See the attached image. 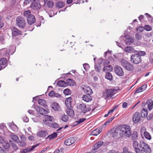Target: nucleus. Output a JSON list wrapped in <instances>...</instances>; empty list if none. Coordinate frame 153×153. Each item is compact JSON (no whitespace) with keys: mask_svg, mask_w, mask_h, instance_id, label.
I'll list each match as a JSON object with an SVG mask.
<instances>
[{"mask_svg":"<svg viewBox=\"0 0 153 153\" xmlns=\"http://www.w3.org/2000/svg\"><path fill=\"white\" fill-rule=\"evenodd\" d=\"M77 108L81 111V113L83 114H85L89 111L91 108L87 106L86 104L84 103L79 104L77 106Z\"/></svg>","mask_w":153,"mask_h":153,"instance_id":"39448f33","label":"nucleus"},{"mask_svg":"<svg viewBox=\"0 0 153 153\" xmlns=\"http://www.w3.org/2000/svg\"><path fill=\"white\" fill-rule=\"evenodd\" d=\"M131 135V139L132 140H137L138 137L137 132L136 131H134L133 132L132 134H131L130 136Z\"/></svg>","mask_w":153,"mask_h":153,"instance_id":"bb28decb","label":"nucleus"},{"mask_svg":"<svg viewBox=\"0 0 153 153\" xmlns=\"http://www.w3.org/2000/svg\"><path fill=\"white\" fill-rule=\"evenodd\" d=\"M6 140L4 137L0 136V143L3 144Z\"/></svg>","mask_w":153,"mask_h":153,"instance_id":"4d7b16f0","label":"nucleus"},{"mask_svg":"<svg viewBox=\"0 0 153 153\" xmlns=\"http://www.w3.org/2000/svg\"><path fill=\"white\" fill-rule=\"evenodd\" d=\"M57 85L60 87H66L67 86L66 82L63 80L58 81L57 83Z\"/></svg>","mask_w":153,"mask_h":153,"instance_id":"393cba45","label":"nucleus"},{"mask_svg":"<svg viewBox=\"0 0 153 153\" xmlns=\"http://www.w3.org/2000/svg\"><path fill=\"white\" fill-rule=\"evenodd\" d=\"M48 135V133L47 131H41L38 132L37 134V135L40 137H45Z\"/></svg>","mask_w":153,"mask_h":153,"instance_id":"aec40b11","label":"nucleus"},{"mask_svg":"<svg viewBox=\"0 0 153 153\" xmlns=\"http://www.w3.org/2000/svg\"><path fill=\"white\" fill-rule=\"evenodd\" d=\"M134 39L131 38L125 40V42L127 45H130L131 43L133 42Z\"/></svg>","mask_w":153,"mask_h":153,"instance_id":"a19ab883","label":"nucleus"},{"mask_svg":"<svg viewBox=\"0 0 153 153\" xmlns=\"http://www.w3.org/2000/svg\"><path fill=\"white\" fill-rule=\"evenodd\" d=\"M114 117H112L110 119H108L102 126V127L104 128L105 126L106 125H108V123L112 121V120L114 119Z\"/></svg>","mask_w":153,"mask_h":153,"instance_id":"4c0bfd02","label":"nucleus"},{"mask_svg":"<svg viewBox=\"0 0 153 153\" xmlns=\"http://www.w3.org/2000/svg\"><path fill=\"white\" fill-rule=\"evenodd\" d=\"M122 66L126 70L132 71L134 70L133 65L127 60L123 59L120 61Z\"/></svg>","mask_w":153,"mask_h":153,"instance_id":"7ed1b4c3","label":"nucleus"},{"mask_svg":"<svg viewBox=\"0 0 153 153\" xmlns=\"http://www.w3.org/2000/svg\"><path fill=\"white\" fill-rule=\"evenodd\" d=\"M83 67L85 70L87 71L90 68L89 65L87 63H84L83 64Z\"/></svg>","mask_w":153,"mask_h":153,"instance_id":"6e6d98bb","label":"nucleus"},{"mask_svg":"<svg viewBox=\"0 0 153 153\" xmlns=\"http://www.w3.org/2000/svg\"><path fill=\"white\" fill-rule=\"evenodd\" d=\"M57 136V134L56 132H53L52 134L48 135L45 138L46 139H49V140H51L52 139L54 138Z\"/></svg>","mask_w":153,"mask_h":153,"instance_id":"c85d7f7f","label":"nucleus"},{"mask_svg":"<svg viewBox=\"0 0 153 153\" xmlns=\"http://www.w3.org/2000/svg\"><path fill=\"white\" fill-rule=\"evenodd\" d=\"M3 146L6 149H8L10 148V144L6 140L4 143L3 144Z\"/></svg>","mask_w":153,"mask_h":153,"instance_id":"c03bdc74","label":"nucleus"},{"mask_svg":"<svg viewBox=\"0 0 153 153\" xmlns=\"http://www.w3.org/2000/svg\"><path fill=\"white\" fill-rule=\"evenodd\" d=\"M118 105H117L114 106L112 109H110L109 111L111 113H112L118 107Z\"/></svg>","mask_w":153,"mask_h":153,"instance_id":"e2e57ef3","label":"nucleus"},{"mask_svg":"<svg viewBox=\"0 0 153 153\" xmlns=\"http://www.w3.org/2000/svg\"><path fill=\"white\" fill-rule=\"evenodd\" d=\"M123 153H134L131 152H129L128 149L126 147H124L123 148Z\"/></svg>","mask_w":153,"mask_h":153,"instance_id":"5fc2aeb1","label":"nucleus"},{"mask_svg":"<svg viewBox=\"0 0 153 153\" xmlns=\"http://www.w3.org/2000/svg\"><path fill=\"white\" fill-rule=\"evenodd\" d=\"M72 100V99L71 97L66 98L65 101L66 105L68 107L70 106Z\"/></svg>","mask_w":153,"mask_h":153,"instance_id":"2f4dec72","label":"nucleus"},{"mask_svg":"<svg viewBox=\"0 0 153 153\" xmlns=\"http://www.w3.org/2000/svg\"><path fill=\"white\" fill-rule=\"evenodd\" d=\"M0 153H7L6 151L0 146Z\"/></svg>","mask_w":153,"mask_h":153,"instance_id":"0e129e2a","label":"nucleus"},{"mask_svg":"<svg viewBox=\"0 0 153 153\" xmlns=\"http://www.w3.org/2000/svg\"><path fill=\"white\" fill-rule=\"evenodd\" d=\"M43 122L46 125L50 127L51 123L50 122V121L46 120H43Z\"/></svg>","mask_w":153,"mask_h":153,"instance_id":"8fccbe9b","label":"nucleus"},{"mask_svg":"<svg viewBox=\"0 0 153 153\" xmlns=\"http://www.w3.org/2000/svg\"><path fill=\"white\" fill-rule=\"evenodd\" d=\"M39 144V143H38L32 146L30 148H29V147H28L27 148L22 150L20 151V153H27L28 152H30L33 151L36 147L38 146Z\"/></svg>","mask_w":153,"mask_h":153,"instance_id":"ddd939ff","label":"nucleus"},{"mask_svg":"<svg viewBox=\"0 0 153 153\" xmlns=\"http://www.w3.org/2000/svg\"><path fill=\"white\" fill-rule=\"evenodd\" d=\"M105 78L110 81L112 80L113 79L112 76L111 74L109 72L106 73L105 75Z\"/></svg>","mask_w":153,"mask_h":153,"instance_id":"ea45409f","label":"nucleus"},{"mask_svg":"<svg viewBox=\"0 0 153 153\" xmlns=\"http://www.w3.org/2000/svg\"><path fill=\"white\" fill-rule=\"evenodd\" d=\"M38 103L40 105L42 106L45 108H46L47 107V105L46 104V101L44 99H39L38 101Z\"/></svg>","mask_w":153,"mask_h":153,"instance_id":"b1692460","label":"nucleus"},{"mask_svg":"<svg viewBox=\"0 0 153 153\" xmlns=\"http://www.w3.org/2000/svg\"><path fill=\"white\" fill-rule=\"evenodd\" d=\"M55 91H51L48 94V95L50 97H54V94H55Z\"/></svg>","mask_w":153,"mask_h":153,"instance_id":"bf43d9fd","label":"nucleus"},{"mask_svg":"<svg viewBox=\"0 0 153 153\" xmlns=\"http://www.w3.org/2000/svg\"><path fill=\"white\" fill-rule=\"evenodd\" d=\"M140 147L142 151L146 153H150L151 152V149L149 146L142 140L140 141Z\"/></svg>","mask_w":153,"mask_h":153,"instance_id":"423d86ee","label":"nucleus"},{"mask_svg":"<svg viewBox=\"0 0 153 153\" xmlns=\"http://www.w3.org/2000/svg\"><path fill=\"white\" fill-rule=\"evenodd\" d=\"M44 1L49 8L52 7L54 5V2L52 0H44Z\"/></svg>","mask_w":153,"mask_h":153,"instance_id":"4be33fe9","label":"nucleus"},{"mask_svg":"<svg viewBox=\"0 0 153 153\" xmlns=\"http://www.w3.org/2000/svg\"><path fill=\"white\" fill-rule=\"evenodd\" d=\"M135 36L136 39L138 40H140L142 38V37L138 33H136L135 34Z\"/></svg>","mask_w":153,"mask_h":153,"instance_id":"052dcab7","label":"nucleus"},{"mask_svg":"<svg viewBox=\"0 0 153 153\" xmlns=\"http://www.w3.org/2000/svg\"><path fill=\"white\" fill-rule=\"evenodd\" d=\"M7 61L6 59L4 58H2L0 59V65H5L7 63Z\"/></svg>","mask_w":153,"mask_h":153,"instance_id":"37998d69","label":"nucleus"},{"mask_svg":"<svg viewBox=\"0 0 153 153\" xmlns=\"http://www.w3.org/2000/svg\"><path fill=\"white\" fill-rule=\"evenodd\" d=\"M112 70V67L111 65L105 66L103 68V71L105 72H111Z\"/></svg>","mask_w":153,"mask_h":153,"instance_id":"cd10ccee","label":"nucleus"},{"mask_svg":"<svg viewBox=\"0 0 153 153\" xmlns=\"http://www.w3.org/2000/svg\"><path fill=\"white\" fill-rule=\"evenodd\" d=\"M20 138L21 141L25 142L26 138L24 135H23L21 136Z\"/></svg>","mask_w":153,"mask_h":153,"instance_id":"69168bd1","label":"nucleus"},{"mask_svg":"<svg viewBox=\"0 0 153 153\" xmlns=\"http://www.w3.org/2000/svg\"><path fill=\"white\" fill-rule=\"evenodd\" d=\"M141 115L140 113L138 112H136L133 115L132 120L133 122L134 123H137L140 120Z\"/></svg>","mask_w":153,"mask_h":153,"instance_id":"1a4fd4ad","label":"nucleus"},{"mask_svg":"<svg viewBox=\"0 0 153 153\" xmlns=\"http://www.w3.org/2000/svg\"><path fill=\"white\" fill-rule=\"evenodd\" d=\"M99 147H98V146L97 145V143H96L95 144L93 147L92 150L93 151H96L97 149Z\"/></svg>","mask_w":153,"mask_h":153,"instance_id":"13d9d810","label":"nucleus"},{"mask_svg":"<svg viewBox=\"0 0 153 153\" xmlns=\"http://www.w3.org/2000/svg\"><path fill=\"white\" fill-rule=\"evenodd\" d=\"M16 25L19 28L24 29L26 26V21L22 16H19L16 19Z\"/></svg>","mask_w":153,"mask_h":153,"instance_id":"20e7f679","label":"nucleus"},{"mask_svg":"<svg viewBox=\"0 0 153 153\" xmlns=\"http://www.w3.org/2000/svg\"><path fill=\"white\" fill-rule=\"evenodd\" d=\"M147 88V85H144L141 87L137 89L135 92L134 94H138L145 90Z\"/></svg>","mask_w":153,"mask_h":153,"instance_id":"6ab92c4d","label":"nucleus"},{"mask_svg":"<svg viewBox=\"0 0 153 153\" xmlns=\"http://www.w3.org/2000/svg\"><path fill=\"white\" fill-rule=\"evenodd\" d=\"M118 134L120 137L124 136L129 137L131 134V129L130 126L126 125H122L120 128H117L114 131L112 132V135L114 138L117 136Z\"/></svg>","mask_w":153,"mask_h":153,"instance_id":"f257e3e1","label":"nucleus"},{"mask_svg":"<svg viewBox=\"0 0 153 153\" xmlns=\"http://www.w3.org/2000/svg\"><path fill=\"white\" fill-rule=\"evenodd\" d=\"M152 28L151 27L148 25H146L144 26V29L147 31H150L152 30Z\"/></svg>","mask_w":153,"mask_h":153,"instance_id":"864d4df0","label":"nucleus"},{"mask_svg":"<svg viewBox=\"0 0 153 153\" xmlns=\"http://www.w3.org/2000/svg\"><path fill=\"white\" fill-rule=\"evenodd\" d=\"M10 136L11 138L16 143L19 140V137H18L17 135L14 134L11 135Z\"/></svg>","mask_w":153,"mask_h":153,"instance_id":"de8ad7c7","label":"nucleus"},{"mask_svg":"<svg viewBox=\"0 0 153 153\" xmlns=\"http://www.w3.org/2000/svg\"><path fill=\"white\" fill-rule=\"evenodd\" d=\"M34 108L37 112L42 115H45L48 113L46 110L43 109L42 107L38 105L34 106Z\"/></svg>","mask_w":153,"mask_h":153,"instance_id":"f8f14e48","label":"nucleus"},{"mask_svg":"<svg viewBox=\"0 0 153 153\" xmlns=\"http://www.w3.org/2000/svg\"><path fill=\"white\" fill-rule=\"evenodd\" d=\"M101 132L100 130L98 128H97L93 130L92 132V134L93 135L97 136Z\"/></svg>","mask_w":153,"mask_h":153,"instance_id":"c9c22d12","label":"nucleus"},{"mask_svg":"<svg viewBox=\"0 0 153 153\" xmlns=\"http://www.w3.org/2000/svg\"><path fill=\"white\" fill-rule=\"evenodd\" d=\"M144 135L145 137L148 140L151 139V136L150 134L147 131H145L144 132Z\"/></svg>","mask_w":153,"mask_h":153,"instance_id":"79ce46f5","label":"nucleus"},{"mask_svg":"<svg viewBox=\"0 0 153 153\" xmlns=\"http://www.w3.org/2000/svg\"><path fill=\"white\" fill-rule=\"evenodd\" d=\"M45 119L46 120L50 121L51 122L53 120V117L52 116L46 115L45 117Z\"/></svg>","mask_w":153,"mask_h":153,"instance_id":"3c124183","label":"nucleus"},{"mask_svg":"<svg viewBox=\"0 0 153 153\" xmlns=\"http://www.w3.org/2000/svg\"><path fill=\"white\" fill-rule=\"evenodd\" d=\"M50 127L54 128H56L59 127V125L57 123H51Z\"/></svg>","mask_w":153,"mask_h":153,"instance_id":"09e8293b","label":"nucleus"},{"mask_svg":"<svg viewBox=\"0 0 153 153\" xmlns=\"http://www.w3.org/2000/svg\"><path fill=\"white\" fill-rule=\"evenodd\" d=\"M65 3L62 1H59L57 2L56 4V6L57 8H61L65 5Z\"/></svg>","mask_w":153,"mask_h":153,"instance_id":"f704fd0d","label":"nucleus"},{"mask_svg":"<svg viewBox=\"0 0 153 153\" xmlns=\"http://www.w3.org/2000/svg\"><path fill=\"white\" fill-rule=\"evenodd\" d=\"M11 31L12 36H16L22 34L21 31L15 27L11 29Z\"/></svg>","mask_w":153,"mask_h":153,"instance_id":"dca6fc26","label":"nucleus"},{"mask_svg":"<svg viewBox=\"0 0 153 153\" xmlns=\"http://www.w3.org/2000/svg\"><path fill=\"white\" fill-rule=\"evenodd\" d=\"M28 23L30 25L33 24L35 22L36 19L34 16L33 15H29L27 18Z\"/></svg>","mask_w":153,"mask_h":153,"instance_id":"2eb2a0df","label":"nucleus"},{"mask_svg":"<svg viewBox=\"0 0 153 153\" xmlns=\"http://www.w3.org/2000/svg\"><path fill=\"white\" fill-rule=\"evenodd\" d=\"M16 143L18 144V145L20 147H21L25 146L26 144V143L25 141H21L19 140L17 141Z\"/></svg>","mask_w":153,"mask_h":153,"instance_id":"a18cd8bd","label":"nucleus"},{"mask_svg":"<svg viewBox=\"0 0 153 153\" xmlns=\"http://www.w3.org/2000/svg\"><path fill=\"white\" fill-rule=\"evenodd\" d=\"M86 120V119L85 118H80L77 121H76L74 123V126H77L78 125L82 123Z\"/></svg>","mask_w":153,"mask_h":153,"instance_id":"c756f323","label":"nucleus"},{"mask_svg":"<svg viewBox=\"0 0 153 153\" xmlns=\"http://www.w3.org/2000/svg\"><path fill=\"white\" fill-rule=\"evenodd\" d=\"M51 108L55 111H60L61 110V108L56 102L53 103L51 105Z\"/></svg>","mask_w":153,"mask_h":153,"instance_id":"f3484780","label":"nucleus"},{"mask_svg":"<svg viewBox=\"0 0 153 153\" xmlns=\"http://www.w3.org/2000/svg\"><path fill=\"white\" fill-rule=\"evenodd\" d=\"M148 101H147V104L148 106V108L149 109V110L150 111L151 110L152 108V106L153 105V102L150 100V101H149V102H148Z\"/></svg>","mask_w":153,"mask_h":153,"instance_id":"58836bf2","label":"nucleus"},{"mask_svg":"<svg viewBox=\"0 0 153 153\" xmlns=\"http://www.w3.org/2000/svg\"><path fill=\"white\" fill-rule=\"evenodd\" d=\"M133 146L134 148V151H135L139 149L138 147L139 146L138 143L136 141H134L133 143Z\"/></svg>","mask_w":153,"mask_h":153,"instance_id":"e433bc0d","label":"nucleus"},{"mask_svg":"<svg viewBox=\"0 0 153 153\" xmlns=\"http://www.w3.org/2000/svg\"><path fill=\"white\" fill-rule=\"evenodd\" d=\"M116 91V90L114 89H106L103 93L104 96L108 98L113 96L114 95V92Z\"/></svg>","mask_w":153,"mask_h":153,"instance_id":"6e6552de","label":"nucleus"},{"mask_svg":"<svg viewBox=\"0 0 153 153\" xmlns=\"http://www.w3.org/2000/svg\"><path fill=\"white\" fill-rule=\"evenodd\" d=\"M136 53L132 54L131 57V62L134 64H138L142 61L141 56L146 55L145 52L142 51H137Z\"/></svg>","mask_w":153,"mask_h":153,"instance_id":"f03ea898","label":"nucleus"},{"mask_svg":"<svg viewBox=\"0 0 153 153\" xmlns=\"http://www.w3.org/2000/svg\"><path fill=\"white\" fill-rule=\"evenodd\" d=\"M98 147L99 148L102 146L103 143V142L102 141H100L97 143Z\"/></svg>","mask_w":153,"mask_h":153,"instance_id":"680f3d73","label":"nucleus"},{"mask_svg":"<svg viewBox=\"0 0 153 153\" xmlns=\"http://www.w3.org/2000/svg\"><path fill=\"white\" fill-rule=\"evenodd\" d=\"M143 151L141 150L140 149L135 151L136 153H144Z\"/></svg>","mask_w":153,"mask_h":153,"instance_id":"338daca9","label":"nucleus"},{"mask_svg":"<svg viewBox=\"0 0 153 153\" xmlns=\"http://www.w3.org/2000/svg\"><path fill=\"white\" fill-rule=\"evenodd\" d=\"M91 95L87 94L83 95L82 97V100L86 102H91L92 101V98Z\"/></svg>","mask_w":153,"mask_h":153,"instance_id":"a211bd4d","label":"nucleus"},{"mask_svg":"<svg viewBox=\"0 0 153 153\" xmlns=\"http://www.w3.org/2000/svg\"><path fill=\"white\" fill-rule=\"evenodd\" d=\"M9 142L13 150L15 151H16L18 149V147L16 143H13V142L11 140H10L9 141Z\"/></svg>","mask_w":153,"mask_h":153,"instance_id":"473e14b6","label":"nucleus"},{"mask_svg":"<svg viewBox=\"0 0 153 153\" xmlns=\"http://www.w3.org/2000/svg\"><path fill=\"white\" fill-rule=\"evenodd\" d=\"M114 71L116 74L119 76H123L124 73L123 68L120 66L116 65L114 67Z\"/></svg>","mask_w":153,"mask_h":153,"instance_id":"0eeeda50","label":"nucleus"},{"mask_svg":"<svg viewBox=\"0 0 153 153\" xmlns=\"http://www.w3.org/2000/svg\"><path fill=\"white\" fill-rule=\"evenodd\" d=\"M101 67L100 65H95V70L98 72H100L101 69Z\"/></svg>","mask_w":153,"mask_h":153,"instance_id":"603ef678","label":"nucleus"},{"mask_svg":"<svg viewBox=\"0 0 153 153\" xmlns=\"http://www.w3.org/2000/svg\"><path fill=\"white\" fill-rule=\"evenodd\" d=\"M67 114L71 117H73L74 115V112L73 110L71 109H68L66 110Z\"/></svg>","mask_w":153,"mask_h":153,"instance_id":"7c9ffc66","label":"nucleus"},{"mask_svg":"<svg viewBox=\"0 0 153 153\" xmlns=\"http://www.w3.org/2000/svg\"><path fill=\"white\" fill-rule=\"evenodd\" d=\"M81 88L82 90L86 94H92L93 93V91L91 88L88 86L85 85H82Z\"/></svg>","mask_w":153,"mask_h":153,"instance_id":"9b49d317","label":"nucleus"},{"mask_svg":"<svg viewBox=\"0 0 153 153\" xmlns=\"http://www.w3.org/2000/svg\"><path fill=\"white\" fill-rule=\"evenodd\" d=\"M108 153H119L118 152H117L114 150H110Z\"/></svg>","mask_w":153,"mask_h":153,"instance_id":"774afa93","label":"nucleus"},{"mask_svg":"<svg viewBox=\"0 0 153 153\" xmlns=\"http://www.w3.org/2000/svg\"><path fill=\"white\" fill-rule=\"evenodd\" d=\"M124 51L126 52L129 53H135L137 51L133 49V48L130 46L126 47L124 49Z\"/></svg>","mask_w":153,"mask_h":153,"instance_id":"412c9836","label":"nucleus"},{"mask_svg":"<svg viewBox=\"0 0 153 153\" xmlns=\"http://www.w3.org/2000/svg\"><path fill=\"white\" fill-rule=\"evenodd\" d=\"M148 114L147 109L143 108L141 111V116L142 117H146Z\"/></svg>","mask_w":153,"mask_h":153,"instance_id":"a878e982","label":"nucleus"},{"mask_svg":"<svg viewBox=\"0 0 153 153\" xmlns=\"http://www.w3.org/2000/svg\"><path fill=\"white\" fill-rule=\"evenodd\" d=\"M63 93L66 95H70L71 94V91L70 89L66 88L64 90Z\"/></svg>","mask_w":153,"mask_h":153,"instance_id":"49530a36","label":"nucleus"},{"mask_svg":"<svg viewBox=\"0 0 153 153\" xmlns=\"http://www.w3.org/2000/svg\"><path fill=\"white\" fill-rule=\"evenodd\" d=\"M66 86H74L76 85V83L75 81L72 79L69 78L67 79L66 81Z\"/></svg>","mask_w":153,"mask_h":153,"instance_id":"5701e85b","label":"nucleus"},{"mask_svg":"<svg viewBox=\"0 0 153 153\" xmlns=\"http://www.w3.org/2000/svg\"><path fill=\"white\" fill-rule=\"evenodd\" d=\"M60 119L63 121L66 122L68 121L69 118L68 115L63 114L61 116Z\"/></svg>","mask_w":153,"mask_h":153,"instance_id":"72a5a7b5","label":"nucleus"},{"mask_svg":"<svg viewBox=\"0 0 153 153\" xmlns=\"http://www.w3.org/2000/svg\"><path fill=\"white\" fill-rule=\"evenodd\" d=\"M30 6L34 10L39 9L40 7L39 0H33Z\"/></svg>","mask_w":153,"mask_h":153,"instance_id":"9d476101","label":"nucleus"},{"mask_svg":"<svg viewBox=\"0 0 153 153\" xmlns=\"http://www.w3.org/2000/svg\"><path fill=\"white\" fill-rule=\"evenodd\" d=\"M75 140L74 137H70L65 140L64 144L66 146H70L73 144L75 142Z\"/></svg>","mask_w":153,"mask_h":153,"instance_id":"4468645a","label":"nucleus"}]
</instances>
